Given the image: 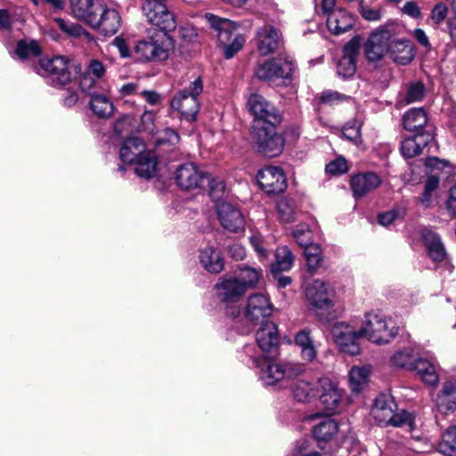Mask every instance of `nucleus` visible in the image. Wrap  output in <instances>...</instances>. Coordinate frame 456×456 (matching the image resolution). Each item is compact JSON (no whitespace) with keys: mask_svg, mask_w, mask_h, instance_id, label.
Instances as JSON below:
<instances>
[{"mask_svg":"<svg viewBox=\"0 0 456 456\" xmlns=\"http://www.w3.org/2000/svg\"><path fill=\"white\" fill-rule=\"evenodd\" d=\"M293 237L304 248L312 245L313 234L307 224H299L293 231Z\"/></svg>","mask_w":456,"mask_h":456,"instance_id":"obj_52","label":"nucleus"},{"mask_svg":"<svg viewBox=\"0 0 456 456\" xmlns=\"http://www.w3.org/2000/svg\"><path fill=\"white\" fill-rule=\"evenodd\" d=\"M216 209L221 225L232 232H239L244 228L245 221L240 211L229 202L216 203Z\"/></svg>","mask_w":456,"mask_h":456,"instance_id":"obj_17","label":"nucleus"},{"mask_svg":"<svg viewBox=\"0 0 456 456\" xmlns=\"http://www.w3.org/2000/svg\"><path fill=\"white\" fill-rule=\"evenodd\" d=\"M338 431V424L336 420L326 418L314 428V436L319 441L332 439Z\"/></svg>","mask_w":456,"mask_h":456,"instance_id":"obj_45","label":"nucleus"},{"mask_svg":"<svg viewBox=\"0 0 456 456\" xmlns=\"http://www.w3.org/2000/svg\"><path fill=\"white\" fill-rule=\"evenodd\" d=\"M280 33L272 26L263 27L257 32L258 51L262 55L273 53L279 45Z\"/></svg>","mask_w":456,"mask_h":456,"instance_id":"obj_27","label":"nucleus"},{"mask_svg":"<svg viewBox=\"0 0 456 456\" xmlns=\"http://www.w3.org/2000/svg\"><path fill=\"white\" fill-rule=\"evenodd\" d=\"M37 72L54 86L66 85L71 80L69 61L63 56L41 59Z\"/></svg>","mask_w":456,"mask_h":456,"instance_id":"obj_8","label":"nucleus"},{"mask_svg":"<svg viewBox=\"0 0 456 456\" xmlns=\"http://www.w3.org/2000/svg\"><path fill=\"white\" fill-rule=\"evenodd\" d=\"M295 257L292 251L287 246H280L275 251V262L271 266V272L276 276L281 272L291 269Z\"/></svg>","mask_w":456,"mask_h":456,"instance_id":"obj_37","label":"nucleus"},{"mask_svg":"<svg viewBox=\"0 0 456 456\" xmlns=\"http://www.w3.org/2000/svg\"><path fill=\"white\" fill-rule=\"evenodd\" d=\"M390 362L395 367L412 370L415 362L413 349L404 348L397 351L391 356Z\"/></svg>","mask_w":456,"mask_h":456,"instance_id":"obj_49","label":"nucleus"},{"mask_svg":"<svg viewBox=\"0 0 456 456\" xmlns=\"http://www.w3.org/2000/svg\"><path fill=\"white\" fill-rule=\"evenodd\" d=\"M173 46V40L167 32L158 31L138 41L132 50V55L138 62H161L168 59Z\"/></svg>","mask_w":456,"mask_h":456,"instance_id":"obj_2","label":"nucleus"},{"mask_svg":"<svg viewBox=\"0 0 456 456\" xmlns=\"http://www.w3.org/2000/svg\"><path fill=\"white\" fill-rule=\"evenodd\" d=\"M398 333L391 319L375 312L365 314V320L360 329L362 337L377 345H385L391 341Z\"/></svg>","mask_w":456,"mask_h":456,"instance_id":"obj_4","label":"nucleus"},{"mask_svg":"<svg viewBox=\"0 0 456 456\" xmlns=\"http://www.w3.org/2000/svg\"><path fill=\"white\" fill-rule=\"evenodd\" d=\"M292 394L297 402L309 403L317 396V388L315 384L300 379L294 384Z\"/></svg>","mask_w":456,"mask_h":456,"instance_id":"obj_42","label":"nucleus"},{"mask_svg":"<svg viewBox=\"0 0 456 456\" xmlns=\"http://www.w3.org/2000/svg\"><path fill=\"white\" fill-rule=\"evenodd\" d=\"M96 22L91 20L88 24L100 29L104 35H114L120 26V16L118 12L112 8H108L104 4H101L94 16Z\"/></svg>","mask_w":456,"mask_h":456,"instance_id":"obj_19","label":"nucleus"},{"mask_svg":"<svg viewBox=\"0 0 456 456\" xmlns=\"http://www.w3.org/2000/svg\"><path fill=\"white\" fill-rule=\"evenodd\" d=\"M14 53L20 60L35 58L42 53V47L35 39H20L16 44Z\"/></svg>","mask_w":456,"mask_h":456,"instance_id":"obj_43","label":"nucleus"},{"mask_svg":"<svg viewBox=\"0 0 456 456\" xmlns=\"http://www.w3.org/2000/svg\"><path fill=\"white\" fill-rule=\"evenodd\" d=\"M273 311L269 298L263 294H255L248 297L246 307V319L251 322L271 315Z\"/></svg>","mask_w":456,"mask_h":456,"instance_id":"obj_22","label":"nucleus"},{"mask_svg":"<svg viewBox=\"0 0 456 456\" xmlns=\"http://www.w3.org/2000/svg\"><path fill=\"white\" fill-rule=\"evenodd\" d=\"M256 340L259 348L264 352H270L279 343L278 328L273 322H265L256 331Z\"/></svg>","mask_w":456,"mask_h":456,"instance_id":"obj_24","label":"nucleus"},{"mask_svg":"<svg viewBox=\"0 0 456 456\" xmlns=\"http://www.w3.org/2000/svg\"><path fill=\"white\" fill-rule=\"evenodd\" d=\"M447 14L448 7L446 6V4L440 3L436 4V6L433 8L431 12V20L436 24H440L445 20Z\"/></svg>","mask_w":456,"mask_h":456,"instance_id":"obj_61","label":"nucleus"},{"mask_svg":"<svg viewBox=\"0 0 456 456\" xmlns=\"http://www.w3.org/2000/svg\"><path fill=\"white\" fill-rule=\"evenodd\" d=\"M145 149V143L139 137L127 138L119 150V159L124 164H134Z\"/></svg>","mask_w":456,"mask_h":456,"instance_id":"obj_32","label":"nucleus"},{"mask_svg":"<svg viewBox=\"0 0 456 456\" xmlns=\"http://www.w3.org/2000/svg\"><path fill=\"white\" fill-rule=\"evenodd\" d=\"M176 184L183 191L201 189L205 185L208 175L198 168L193 163L180 165L175 172Z\"/></svg>","mask_w":456,"mask_h":456,"instance_id":"obj_13","label":"nucleus"},{"mask_svg":"<svg viewBox=\"0 0 456 456\" xmlns=\"http://www.w3.org/2000/svg\"><path fill=\"white\" fill-rule=\"evenodd\" d=\"M393 405V402H389L388 403H381L380 401H377L375 403V406L372 409V413L379 425L388 426L390 425L391 420H394Z\"/></svg>","mask_w":456,"mask_h":456,"instance_id":"obj_47","label":"nucleus"},{"mask_svg":"<svg viewBox=\"0 0 456 456\" xmlns=\"http://www.w3.org/2000/svg\"><path fill=\"white\" fill-rule=\"evenodd\" d=\"M295 345L300 349L301 359L305 362H313L317 357V348L307 329L300 330L294 337Z\"/></svg>","mask_w":456,"mask_h":456,"instance_id":"obj_26","label":"nucleus"},{"mask_svg":"<svg viewBox=\"0 0 456 456\" xmlns=\"http://www.w3.org/2000/svg\"><path fill=\"white\" fill-rule=\"evenodd\" d=\"M276 124L262 126L259 122L252 126L253 148L259 154L273 158L279 156L284 147L283 137L276 132Z\"/></svg>","mask_w":456,"mask_h":456,"instance_id":"obj_5","label":"nucleus"},{"mask_svg":"<svg viewBox=\"0 0 456 456\" xmlns=\"http://www.w3.org/2000/svg\"><path fill=\"white\" fill-rule=\"evenodd\" d=\"M105 66L98 60L93 59L89 61L85 73L80 78V87L83 91H90L96 86L105 75Z\"/></svg>","mask_w":456,"mask_h":456,"instance_id":"obj_29","label":"nucleus"},{"mask_svg":"<svg viewBox=\"0 0 456 456\" xmlns=\"http://www.w3.org/2000/svg\"><path fill=\"white\" fill-rule=\"evenodd\" d=\"M393 419L394 420H391L390 423V425L393 427L399 428L403 426H407L410 429L412 428L413 419L411 418V414L406 411H401L396 413L394 412Z\"/></svg>","mask_w":456,"mask_h":456,"instance_id":"obj_58","label":"nucleus"},{"mask_svg":"<svg viewBox=\"0 0 456 456\" xmlns=\"http://www.w3.org/2000/svg\"><path fill=\"white\" fill-rule=\"evenodd\" d=\"M178 141H179L178 134L171 128H166L156 139V142L159 145H161V144L175 145L178 142Z\"/></svg>","mask_w":456,"mask_h":456,"instance_id":"obj_60","label":"nucleus"},{"mask_svg":"<svg viewBox=\"0 0 456 456\" xmlns=\"http://www.w3.org/2000/svg\"><path fill=\"white\" fill-rule=\"evenodd\" d=\"M358 54V45L355 42L350 41L343 49V56L338 62V74L343 77H352L356 70L355 59Z\"/></svg>","mask_w":456,"mask_h":456,"instance_id":"obj_23","label":"nucleus"},{"mask_svg":"<svg viewBox=\"0 0 456 456\" xmlns=\"http://www.w3.org/2000/svg\"><path fill=\"white\" fill-rule=\"evenodd\" d=\"M101 4L102 2L99 0H70V7L74 16L87 23L90 20L96 22L93 16Z\"/></svg>","mask_w":456,"mask_h":456,"instance_id":"obj_34","label":"nucleus"},{"mask_svg":"<svg viewBox=\"0 0 456 456\" xmlns=\"http://www.w3.org/2000/svg\"><path fill=\"white\" fill-rule=\"evenodd\" d=\"M381 183V177L374 172L358 173L352 175L350 186L354 198H362L379 188Z\"/></svg>","mask_w":456,"mask_h":456,"instance_id":"obj_20","label":"nucleus"},{"mask_svg":"<svg viewBox=\"0 0 456 456\" xmlns=\"http://www.w3.org/2000/svg\"><path fill=\"white\" fill-rule=\"evenodd\" d=\"M436 406L437 410L444 413L449 414L456 411V379H445L440 390L436 394Z\"/></svg>","mask_w":456,"mask_h":456,"instance_id":"obj_21","label":"nucleus"},{"mask_svg":"<svg viewBox=\"0 0 456 456\" xmlns=\"http://www.w3.org/2000/svg\"><path fill=\"white\" fill-rule=\"evenodd\" d=\"M349 99L348 96L342 94L337 91H324L322 92L320 96L319 100L321 103L330 105V106H335L338 103H341L343 102H346Z\"/></svg>","mask_w":456,"mask_h":456,"instance_id":"obj_56","label":"nucleus"},{"mask_svg":"<svg viewBox=\"0 0 456 456\" xmlns=\"http://www.w3.org/2000/svg\"><path fill=\"white\" fill-rule=\"evenodd\" d=\"M425 95V86L420 82L412 83L409 86L405 95L406 103H412L422 100Z\"/></svg>","mask_w":456,"mask_h":456,"instance_id":"obj_57","label":"nucleus"},{"mask_svg":"<svg viewBox=\"0 0 456 456\" xmlns=\"http://www.w3.org/2000/svg\"><path fill=\"white\" fill-rule=\"evenodd\" d=\"M135 164L134 172L140 177L151 178L156 173L157 158L151 151L145 149L144 152L140 154L134 162Z\"/></svg>","mask_w":456,"mask_h":456,"instance_id":"obj_35","label":"nucleus"},{"mask_svg":"<svg viewBox=\"0 0 456 456\" xmlns=\"http://www.w3.org/2000/svg\"><path fill=\"white\" fill-rule=\"evenodd\" d=\"M438 450L446 456H456V427L448 428L443 434Z\"/></svg>","mask_w":456,"mask_h":456,"instance_id":"obj_48","label":"nucleus"},{"mask_svg":"<svg viewBox=\"0 0 456 456\" xmlns=\"http://www.w3.org/2000/svg\"><path fill=\"white\" fill-rule=\"evenodd\" d=\"M90 108L97 117L102 118H110L114 111L112 102L108 96L101 94L91 95Z\"/></svg>","mask_w":456,"mask_h":456,"instance_id":"obj_40","label":"nucleus"},{"mask_svg":"<svg viewBox=\"0 0 456 456\" xmlns=\"http://www.w3.org/2000/svg\"><path fill=\"white\" fill-rule=\"evenodd\" d=\"M205 18L211 28L215 30L216 37L223 47L224 55L226 59L232 58L245 44V37L235 33L236 24L231 20L221 18L213 13H206Z\"/></svg>","mask_w":456,"mask_h":456,"instance_id":"obj_3","label":"nucleus"},{"mask_svg":"<svg viewBox=\"0 0 456 456\" xmlns=\"http://www.w3.org/2000/svg\"><path fill=\"white\" fill-rule=\"evenodd\" d=\"M294 69L295 64L292 61L277 58L262 64L256 71V75L261 80L289 78L292 75Z\"/></svg>","mask_w":456,"mask_h":456,"instance_id":"obj_16","label":"nucleus"},{"mask_svg":"<svg viewBox=\"0 0 456 456\" xmlns=\"http://www.w3.org/2000/svg\"><path fill=\"white\" fill-rule=\"evenodd\" d=\"M203 91V83L199 77L189 86L179 91L171 101V108L177 110L186 120H195L200 110L199 96Z\"/></svg>","mask_w":456,"mask_h":456,"instance_id":"obj_6","label":"nucleus"},{"mask_svg":"<svg viewBox=\"0 0 456 456\" xmlns=\"http://www.w3.org/2000/svg\"><path fill=\"white\" fill-rule=\"evenodd\" d=\"M424 164L427 167L431 169H444L446 167H451V164L448 160L440 159L436 157H429L427 158L424 161Z\"/></svg>","mask_w":456,"mask_h":456,"instance_id":"obj_63","label":"nucleus"},{"mask_svg":"<svg viewBox=\"0 0 456 456\" xmlns=\"http://www.w3.org/2000/svg\"><path fill=\"white\" fill-rule=\"evenodd\" d=\"M445 206L449 215L452 217H456V184L449 189Z\"/></svg>","mask_w":456,"mask_h":456,"instance_id":"obj_62","label":"nucleus"},{"mask_svg":"<svg viewBox=\"0 0 456 456\" xmlns=\"http://www.w3.org/2000/svg\"><path fill=\"white\" fill-rule=\"evenodd\" d=\"M200 262L209 273H219L224 269V260L220 252L212 247H207L200 252Z\"/></svg>","mask_w":456,"mask_h":456,"instance_id":"obj_36","label":"nucleus"},{"mask_svg":"<svg viewBox=\"0 0 456 456\" xmlns=\"http://www.w3.org/2000/svg\"><path fill=\"white\" fill-rule=\"evenodd\" d=\"M142 10L148 21L158 27L159 31L168 32L175 28V20L166 4L164 0H145Z\"/></svg>","mask_w":456,"mask_h":456,"instance_id":"obj_9","label":"nucleus"},{"mask_svg":"<svg viewBox=\"0 0 456 456\" xmlns=\"http://www.w3.org/2000/svg\"><path fill=\"white\" fill-rule=\"evenodd\" d=\"M402 12L404 14H406L411 18H414V19L419 18L421 15L419 7L418 6V4L415 2H412V1L406 2L402 8Z\"/></svg>","mask_w":456,"mask_h":456,"instance_id":"obj_64","label":"nucleus"},{"mask_svg":"<svg viewBox=\"0 0 456 456\" xmlns=\"http://www.w3.org/2000/svg\"><path fill=\"white\" fill-rule=\"evenodd\" d=\"M277 211L282 222H293L296 216V205L294 200L289 198L281 199L277 203Z\"/></svg>","mask_w":456,"mask_h":456,"instance_id":"obj_50","label":"nucleus"},{"mask_svg":"<svg viewBox=\"0 0 456 456\" xmlns=\"http://www.w3.org/2000/svg\"><path fill=\"white\" fill-rule=\"evenodd\" d=\"M307 269L311 273H315L322 265L323 256L321 247L318 244H312L305 248Z\"/></svg>","mask_w":456,"mask_h":456,"instance_id":"obj_46","label":"nucleus"},{"mask_svg":"<svg viewBox=\"0 0 456 456\" xmlns=\"http://www.w3.org/2000/svg\"><path fill=\"white\" fill-rule=\"evenodd\" d=\"M403 127L411 132L420 133L428 123V116L421 108H414L408 110L403 118Z\"/></svg>","mask_w":456,"mask_h":456,"instance_id":"obj_38","label":"nucleus"},{"mask_svg":"<svg viewBox=\"0 0 456 456\" xmlns=\"http://www.w3.org/2000/svg\"><path fill=\"white\" fill-rule=\"evenodd\" d=\"M256 368L259 370V379L265 386H275L282 381L290 380L303 375L306 369L304 362H272L262 355H250Z\"/></svg>","mask_w":456,"mask_h":456,"instance_id":"obj_1","label":"nucleus"},{"mask_svg":"<svg viewBox=\"0 0 456 456\" xmlns=\"http://www.w3.org/2000/svg\"><path fill=\"white\" fill-rule=\"evenodd\" d=\"M354 25L353 18L342 9H336L327 16L328 29L334 35L349 30Z\"/></svg>","mask_w":456,"mask_h":456,"instance_id":"obj_30","label":"nucleus"},{"mask_svg":"<svg viewBox=\"0 0 456 456\" xmlns=\"http://www.w3.org/2000/svg\"><path fill=\"white\" fill-rule=\"evenodd\" d=\"M248 107L250 113L255 117L254 123H260L262 126L267 124H277L280 122V116L270 102L263 96L254 94L248 100Z\"/></svg>","mask_w":456,"mask_h":456,"instance_id":"obj_12","label":"nucleus"},{"mask_svg":"<svg viewBox=\"0 0 456 456\" xmlns=\"http://www.w3.org/2000/svg\"><path fill=\"white\" fill-rule=\"evenodd\" d=\"M395 34V26L390 22L371 32L364 47L367 59L370 61L381 60L388 53L391 39Z\"/></svg>","mask_w":456,"mask_h":456,"instance_id":"obj_7","label":"nucleus"},{"mask_svg":"<svg viewBox=\"0 0 456 456\" xmlns=\"http://www.w3.org/2000/svg\"><path fill=\"white\" fill-rule=\"evenodd\" d=\"M334 291L330 285L321 280H314L305 288L307 301L318 309H330L333 306Z\"/></svg>","mask_w":456,"mask_h":456,"instance_id":"obj_14","label":"nucleus"},{"mask_svg":"<svg viewBox=\"0 0 456 456\" xmlns=\"http://www.w3.org/2000/svg\"><path fill=\"white\" fill-rule=\"evenodd\" d=\"M358 12L367 21H379L382 18V10L380 8H372L363 1L359 2Z\"/></svg>","mask_w":456,"mask_h":456,"instance_id":"obj_55","label":"nucleus"},{"mask_svg":"<svg viewBox=\"0 0 456 456\" xmlns=\"http://www.w3.org/2000/svg\"><path fill=\"white\" fill-rule=\"evenodd\" d=\"M331 334L342 352L351 355L360 354L361 347L358 343V339L362 337L360 330L356 331L353 326L344 322H338L332 326Z\"/></svg>","mask_w":456,"mask_h":456,"instance_id":"obj_10","label":"nucleus"},{"mask_svg":"<svg viewBox=\"0 0 456 456\" xmlns=\"http://www.w3.org/2000/svg\"><path fill=\"white\" fill-rule=\"evenodd\" d=\"M362 123L359 120L348 122L342 130V134L347 140L358 144L361 142Z\"/></svg>","mask_w":456,"mask_h":456,"instance_id":"obj_53","label":"nucleus"},{"mask_svg":"<svg viewBox=\"0 0 456 456\" xmlns=\"http://www.w3.org/2000/svg\"><path fill=\"white\" fill-rule=\"evenodd\" d=\"M322 394L320 401L325 409L331 412H339L343 408V390L328 378H322L318 381Z\"/></svg>","mask_w":456,"mask_h":456,"instance_id":"obj_18","label":"nucleus"},{"mask_svg":"<svg viewBox=\"0 0 456 456\" xmlns=\"http://www.w3.org/2000/svg\"><path fill=\"white\" fill-rule=\"evenodd\" d=\"M388 53L391 58L401 65L410 63L414 57L413 45L407 39H391Z\"/></svg>","mask_w":456,"mask_h":456,"instance_id":"obj_28","label":"nucleus"},{"mask_svg":"<svg viewBox=\"0 0 456 456\" xmlns=\"http://www.w3.org/2000/svg\"><path fill=\"white\" fill-rule=\"evenodd\" d=\"M215 291L220 301L229 305L240 300L247 289L237 276L224 275L215 285Z\"/></svg>","mask_w":456,"mask_h":456,"instance_id":"obj_11","label":"nucleus"},{"mask_svg":"<svg viewBox=\"0 0 456 456\" xmlns=\"http://www.w3.org/2000/svg\"><path fill=\"white\" fill-rule=\"evenodd\" d=\"M412 370H415L423 382L429 386H436L439 377L433 362L419 358L415 361Z\"/></svg>","mask_w":456,"mask_h":456,"instance_id":"obj_39","label":"nucleus"},{"mask_svg":"<svg viewBox=\"0 0 456 456\" xmlns=\"http://www.w3.org/2000/svg\"><path fill=\"white\" fill-rule=\"evenodd\" d=\"M53 22L69 38L91 42L94 37L79 23L62 18H54Z\"/></svg>","mask_w":456,"mask_h":456,"instance_id":"obj_31","label":"nucleus"},{"mask_svg":"<svg viewBox=\"0 0 456 456\" xmlns=\"http://www.w3.org/2000/svg\"><path fill=\"white\" fill-rule=\"evenodd\" d=\"M205 183H208L209 187V194L211 198L216 202H222L221 199L224 194V183L220 178H210L208 175V179L205 180Z\"/></svg>","mask_w":456,"mask_h":456,"instance_id":"obj_54","label":"nucleus"},{"mask_svg":"<svg viewBox=\"0 0 456 456\" xmlns=\"http://www.w3.org/2000/svg\"><path fill=\"white\" fill-rule=\"evenodd\" d=\"M256 177L259 186L268 194L281 193L287 187L285 175L278 167H265L258 172Z\"/></svg>","mask_w":456,"mask_h":456,"instance_id":"obj_15","label":"nucleus"},{"mask_svg":"<svg viewBox=\"0 0 456 456\" xmlns=\"http://www.w3.org/2000/svg\"><path fill=\"white\" fill-rule=\"evenodd\" d=\"M370 373V367H353L349 372V386L351 389L355 393L362 391L369 381Z\"/></svg>","mask_w":456,"mask_h":456,"instance_id":"obj_44","label":"nucleus"},{"mask_svg":"<svg viewBox=\"0 0 456 456\" xmlns=\"http://www.w3.org/2000/svg\"><path fill=\"white\" fill-rule=\"evenodd\" d=\"M430 138L429 134L423 133H418L412 137L405 138L401 143L402 154L409 159L419 155Z\"/></svg>","mask_w":456,"mask_h":456,"instance_id":"obj_33","label":"nucleus"},{"mask_svg":"<svg viewBox=\"0 0 456 456\" xmlns=\"http://www.w3.org/2000/svg\"><path fill=\"white\" fill-rule=\"evenodd\" d=\"M440 180L436 175L428 176L425 182L424 191L419 198V203L425 208L432 206L433 193L437 190Z\"/></svg>","mask_w":456,"mask_h":456,"instance_id":"obj_51","label":"nucleus"},{"mask_svg":"<svg viewBox=\"0 0 456 456\" xmlns=\"http://www.w3.org/2000/svg\"><path fill=\"white\" fill-rule=\"evenodd\" d=\"M348 167L346 159L339 157L335 160L330 161L326 166V172L331 175H342L347 172Z\"/></svg>","mask_w":456,"mask_h":456,"instance_id":"obj_59","label":"nucleus"},{"mask_svg":"<svg viewBox=\"0 0 456 456\" xmlns=\"http://www.w3.org/2000/svg\"><path fill=\"white\" fill-rule=\"evenodd\" d=\"M421 237L429 257L434 262H443L446 259V251L440 237L432 230L423 229Z\"/></svg>","mask_w":456,"mask_h":456,"instance_id":"obj_25","label":"nucleus"},{"mask_svg":"<svg viewBox=\"0 0 456 456\" xmlns=\"http://www.w3.org/2000/svg\"><path fill=\"white\" fill-rule=\"evenodd\" d=\"M262 275L263 270L261 268L251 267L246 265H240L234 273V276L240 279V283L245 285L247 290L255 288Z\"/></svg>","mask_w":456,"mask_h":456,"instance_id":"obj_41","label":"nucleus"}]
</instances>
